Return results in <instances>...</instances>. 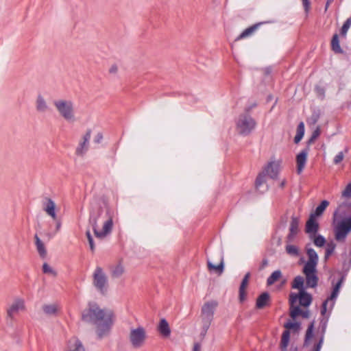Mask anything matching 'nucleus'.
Returning <instances> with one entry per match:
<instances>
[{"instance_id": "32", "label": "nucleus", "mask_w": 351, "mask_h": 351, "mask_svg": "<svg viewBox=\"0 0 351 351\" xmlns=\"http://www.w3.org/2000/svg\"><path fill=\"white\" fill-rule=\"evenodd\" d=\"M304 278L301 276H297L294 278L291 287L295 289H298L299 291H301L302 290H305L304 287Z\"/></svg>"}, {"instance_id": "56", "label": "nucleus", "mask_w": 351, "mask_h": 351, "mask_svg": "<svg viewBox=\"0 0 351 351\" xmlns=\"http://www.w3.org/2000/svg\"><path fill=\"white\" fill-rule=\"evenodd\" d=\"M256 103H254L252 105L245 107V114H249V113L252 110V109L253 108L256 107Z\"/></svg>"}, {"instance_id": "43", "label": "nucleus", "mask_w": 351, "mask_h": 351, "mask_svg": "<svg viewBox=\"0 0 351 351\" xmlns=\"http://www.w3.org/2000/svg\"><path fill=\"white\" fill-rule=\"evenodd\" d=\"M286 252L288 254L298 256L299 255V250L297 246L293 245H287L286 246Z\"/></svg>"}, {"instance_id": "22", "label": "nucleus", "mask_w": 351, "mask_h": 351, "mask_svg": "<svg viewBox=\"0 0 351 351\" xmlns=\"http://www.w3.org/2000/svg\"><path fill=\"white\" fill-rule=\"evenodd\" d=\"M314 328H315V321L313 320L308 324V328L306 330L304 339V342H303V348H306L309 346L311 339L313 338V337L314 335V334H313Z\"/></svg>"}, {"instance_id": "38", "label": "nucleus", "mask_w": 351, "mask_h": 351, "mask_svg": "<svg viewBox=\"0 0 351 351\" xmlns=\"http://www.w3.org/2000/svg\"><path fill=\"white\" fill-rule=\"evenodd\" d=\"M321 134V130L319 126H317V128L313 132L311 137L306 141V146L309 147L311 145L315 143L316 139Z\"/></svg>"}, {"instance_id": "8", "label": "nucleus", "mask_w": 351, "mask_h": 351, "mask_svg": "<svg viewBox=\"0 0 351 351\" xmlns=\"http://www.w3.org/2000/svg\"><path fill=\"white\" fill-rule=\"evenodd\" d=\"M344 280H345L344 276H341L339 280L333 286L330 295L329 297H328L327 299L323 302L322 306H321V315L322 316H324L325 314L326 313L327 304L329 301H331L330 308H333V306L335 305V300L337 299V298L339 295L340 289H341V285H342L343 282H344Z\"/></svg>"}, {"instance_id": "4", "label": "nucleus", "mask_w": 351, "mask_h": 351, "mask_svg": "<svg viewBox=\"0 0 351 351\" xmlns=\"http://www.w3.org/2000/svg\"><path fill=\"white\" fill-rule=\"evenodd\" d=\"M237 128L239 134L249 135L256 125V121L248 114H241L237 121Z\"/></svg>"}, {"instance_id": "23", "label": "nucleus", "mask_w": 351, "mask_h": 351, "mask_svg": "<svg viewBox=\"0 0 351 351\" xmlns=\"http://www.w3.org/2000/svg\"><path fill=\"white\" fill-rule=\"evenodd\" d=\"M299 221L297 217H293L290 223L289 233L287 239L291 241L298 232Z\"/></svg>"}, {"instance_id": "45", "label": "nucleus", "mask_w": 351, "mask_h": 351, "mask_svg": "<svg viewBox=\"0 0 351 351\" xmlns=\"http://www.w3.org/2000/svg\"><path fill=\"white\" fill-rule=\"evenodd\" d=\"M348 147H345L344 149V151L343 152H339L334 158L333 159V162L334 164L335 165H337L339 163H340L343 160V158H344V152L345 153H348Z\"/></svg>"}, {"instance_id": "52", "label": "nucleus", "mask_w": 351, "mask_h": 351, "mask_svg": "<svg viewBox=\"0 0 351 351\" xmlns=\"http://www.w3.org/2000/svg\"><path fill=\"white\" fill-rule=\"evenodd\" d=\"M211 323H208L207 325H206V322H202V332L200 333V335L202 337H204L210 326Z\"/></svg>"}, {"instance_id": "33", "label": "nucleus", "mask_w": 351, "mask_h": 351, "mask_svg": "<svg viewBox=\"0 0 351 351\" xmlns=\"http://www.w3.org/2000/svg\"><path fill=\"white\" fill-rule=\"evenodd\" d=\"M48 106L45 99L39 95L36 99V110L40 112H45L47 110Z\"/></svg>"}, {"instance_id": "26", "label": "nucleus", "mask_w": 351, "mask_h": 351, "mask_svg": "<svg viewBox=\"0 0 351 351\" xmlns=\"http://www.w3.org/2000/svg\"><path fill=\"white\" fill-rule=\"evenodd\" d=\"M265 22H260L245 29L236 39V40H241L245 38L251 34H252L261 25L265 23Z\"/></svg>"}, {"instance_id": "41", "label": "nucleus", "mask_w": 351, "mask_h": 351, "mask_svg": "<svg viewBox=\"0 0 351 351\" xmlns=\"http://www.w3.org/2000/svg\"><path fill=\"white\" fill-rule=\"evenodd\" d=\"M351 267V258L347 261H344L342 265V271L340 272L341 276H344V279H346V277L348 274V272L349 271Z\"/></svg>"}, {"instance_id": "30", "label": "nucleus", "mask_w": 351, "mask_h": 351, "mask_svg": "<svg viewBox=\"0 0 351 351\" xmlns=\"http://www.w3.org/2000/svg\"><path fill=\"white\" fill-rule=\"evenodd\" d=\"M304 123L302 121H301L297 126L296 135L295 136L293 140L295 144H298L301 141L304 135Z\"/></svg>"}, {"instance_id": "2", "label": "nucleus", "mask_w": 351, "mask_h": 351, "mask_svg": "<svg viewBox=\"0 0 351 351\" xmlns=\"http://www.w3.org/2000/svg\"><path fill=\"white\" fill-rule=\"evenodd\" d=\"M113 217L114 211L106 202L92 204L88 221L96 237L104 238L112 232Z\"/></svg>"}, {"instance_id": "37", "label": "nucleus", "mask_w": 351, "mask_h": 351, "mask_svg": "<svg viewBox=\"0 0 351 351\" xmlns=\"http://www.w3.org/2000/svg\"><path fill=\"white\" fill-rule=\"evenodd\" d=\"M311 239L313 240L314 245L319 247L324 246L326 243V239L322 235L319 234H313V239Z\"/></svg>"}, {"instance_id": "21", "label": "nucleus", "mask_w": 351, "mask_h": 351, "mask_svg": "<svg viewBox=\"0 0 351 351\" xmlns=\"http://www.w3.org/2000/svg\"><path fill=\"white\" fill-rule=\"evenodd\" d=\"M207 266L208 269L210 271H215L218 275H221L224 270L223 256L221 255V261L217 265L213 264L209 260H208Z\"/></svg>"}, {"instance_id": "39", "label": "nucleus", "mask_w": 351, "mask_h": 351, "mask_svg": "<svg viewBox=\"0 0 351 351\" xmlns=\"http://www.w3.org/2000/svg\"><path fill=\"white\" fill-rule=\"evenodd\" d=\"M351 26V16L348 18L343 24L341 29H340V35L341 37L345 38L346 36V34Z\"/></svg>"}, {"instance_id": "6", "label": "nucleus", "mask_w": 351, "mask_h": 351, "mask_svg": "<svg viewBox=\"0 0 351 351\" xmlns=\"http://www.w3.org/2000/svg\"><path fill=\"white\" fill-rule=\"evenodd\" d=\"M299 301L300 306L304 308H308L312 303L313 297L311 293L306 290H302L298 293H291L289 294V306H295L297 301Z\"/></svg>"}, {"instance_id": "18", "label": "nucleus", "mask_w": 351, "mask_h": 351, "mask_svg": "<svg viewBox=\"0 0 351 351\" xmlns=\"http://www.w3.org/2000/svg\"><path fill=\"white\" fill-rule=\"evenodd\" d=\"M280 171V166L275 162H270L265 167L264 171L271 179H276Z\"/></svg>"}, {"instance_id": "24", "label": "nucleus", "mask_w": 351, "mask_h": 351, "mask_svg": "<svg viewBox=\"0 0 351 351\" xmlns=\"http://www.w3.org/2000/svg\"><path fill=\"white\" fill-rule=\"evenodd\" d=\"M158 330L164 337H168L170 335L171 330L167 321L165 318L160 319L158 326Z\"/></svg>"}, {"instance_id": "34", "label": "nucleus", "mask_w": 351, "mask_h": 351, "mask_svg": "<svg viewBox=\"0 0 351 351\" xmlns=\"http://www.w3.org/2000/svg\"><path fill=\"white\" fill-rule=\"evenodd\" d=\"M282 276V272L280 270H276L271 273V274L267 279V285L268 286L274 284Z\"/></svg>"}, {"instance_id": "42", "label": "nucleus", "mask_w": 351, "mask_h": 351, "mask_svg": "<svg viewBox=\"0 0 351 351\" xmlns=\"http://www.w3.org/2000/svg\"><path fill=\"white\" fill-rule=\"evenodd\" d=\"M265 176L266 175L264 171H262L257 176L255 180V186L257 189H258L259 187L266 182Z\"/></svg>"}, {"instance_id": "20", "label": "nucleus", "mask_w": 351, "mask_h": 351, "mask_svg": "<svg viewBox=\"0 0 351 351\" xmlns=\"http://www.w3.org/2000/svg\"><path fill=\"white\" fill-rule=\"evenodd\" d=\"M25 307L24 302L21 300L15 301L8 310V316L12 319L19 310L23 309Z\"/></svg>"}, {"instance_id": "27", "label": "nucleus", "mask_w": 351, "mask_h": 351, "mask_svg": "<svg viewBox=\"0 0 351 351\" xmlns=\"http://www.w3.org/2000/svg\"><path fill=\"white\" fill-rule=\"evenodd\" d=\"M290 341V331L284 330L281 336L280 349L281 351H287V347Z\"/></svg>"}, {"instance_id": "1", "label": "nucleus", "mask_w": 351, "mask_h": 351, "mask_svg": "<svg viewBox=\"0 0 351 351\" xmlns=\"http://www.w3.org/2000/svg\"><path fill=\"white\" fill-rule=\"evenodd\" d=\"M82 320L96 326L98 339L108 335L114 324L115 315L108 308H101L95 302H89L87 308L82 312Z\"/></svg>"}, {"instance_id": "11", "label": "nucleus", "mask_w": 351, "mask_h": 351, "mask_svg": "<svg viewBox=\"0 0 351 351\" xmlns=\"http://www.w3.org/2000/svg\"><path fill=\"white\" fill-rule=\"evenodd\" d=\"M311 244L306 245L305 250L308 256V261L305 263L303 268H317L319 257L314 249L310 247Z\"/></svg>"}, {"instance_id": "17", "label": "nucleus", "mask_w": 351, "mask_h": 351, "mask_svg": "<svg viewBox=\"0 0 351 351\" xmlns=\"http://www.w3.org/2000/svg\"><path fill=\"white\" fill-rule=\"evenodd\" d=\"M270 306V295L268 292L261 293L256 298V308L263 309Z\"/></svg>"}, {"instance_id": "55", "label": "nucleus", "mask_w": 351, "mask_h": 351, "mask_svg": "<svg viewBox=\"0 0 351 351\" xmlns=\"http://www.w3.org/2000/svg\"><path fill=\"white\" fill-rule=\"evenodd\" d=\"M267 265H268V260L267 258L263 259L261 264L259 267V269L260 270L263 269L265 267L267 266Z\"/></svg>"}, {"instance_id": "47", "label": "nucleus", "mask_w": 351, "mask_h": 351, "mask_svg": "<svg viewBox=\"0 0 351 351\" xmlns=\"http://www.w3.org/2000/svg\"><path fill=\"white\" fill-rule=\"evenodd\" d=\"M326 244V246L325 252H328L330 255H332L334 253L335 250L337 247L336 243L333 241H330Z\"/></svg>"}, {"instance_id": "5", "label": "nucleus", "mask_w": 351, "mask_h": 351, "mask_svg": "<svg viewBox=\"0 0 351 351\" xmlns=\"http://www.w3.org/2000/svg\"><path fill=\"white\" fill-rule=\"evenodd\" d=\"M93 285L102 294L105 295L108 291V278L101 267H97L93 274Z\"/></svg>"}, {"instance_id": "36", "label": "nucleus", "mask_w": 351, "mask_h": 351, "mask_svg": "<svg viewBox=\"0 0 351 351\" xmlns=\"http://www.w3.org/2000/svg\"><path fill=\"white\" fill-rule=\"evenodd\" d=\"M284 327L286 328L285 330H293L294 332H298L301 328V323L298 322L289 321L284 324Z\"/></svg>"}, {"instance_id": "48", "label": "nucleus", "mask_w": 351, "mask_h": 351, "mask_svg": "<svg viewBox=\"0 0 351 351\" xmlns=\"http://www.w3.org/2000/svg\"><path fill=\"white\" fill-rule=\"evenodd\" d=\"M86 237L88 239V243H89V245H90V249L91 252L93 253L94 251H95V243H94L93 238V237H92L89 230L86 231Z\"/></svg>"}, {"instance_id": "13", "label": "nucleus", "mask_w": 351, "mask_h": 351, "mask_svg": "<svg viewBox=\"0 0 351 351\" xmlns=\"http://www.w3.org/2000/svg\"><path fill=\"white\" fill-rule=\"evenodd\" d=\"M43 210L53 220H56V204L49 197H45L42 201Z\"/></svg>"}, {"instance_id": "29", "label": "nucleus", "mask_w": 351, "mask_h": 351, "mask_svg": "<svg viewBox=\"0 0 351 351\" xmlns=\"http://www.w3.org/2000/svg\"><path fill=\"white\" fill-rule=\"evenodd\" d=\"M34 239L38 253L42 258H45L47 255V250L45 249L44 243L40 239L37 234L34 235Z\"/></svg>"}, {"instance_id": "10", "label": "nucleus", "mask_w": 351, "mask_h": 351, "mask_svg": "<svg viewBox=\"0 0 351 351\" xmlns=\"http://www.w3.org/2000/svg\"><path fill=\"white\" fill-rule=\"evenodd\" d=\"M302 273L306 277V287L315 288L317 286L319 278L317 275V268H303Z\"/></svg>"}, {"instance_id": "49", "label": "nucleus", "mask_w": 351, "mask_h": 351, "mask_svg": "<svg viewBox=\"0 0 351 351\" xmlns=\"http://www.w3.org/2000/svg\"><path fill=\"white\" fill-rule=\"evenodd\" d=\"M341 196L343 197H351V182L348 184L345 189L342 191Z\"/></svg>"}, {"instance_id": "16", "label": "nucleus", "mask_w": 351, "mask_h": 351, "mask_svg": "<svg viewBox=\"0 0 351 351\" xmlns=\"http://www.w3.org/2000/svg\"><path fill=\"white\" fill-rule=\"evenodd\" d=\"M289 316L293 320L298 316L307 319L310 317V311L308 310H302L300 306H289Z\"/></svg>"}, {"instance_id": "14", "label": "nucleus", "mask_w": 351, "mask_h": 351, "mask_svg": "<svg viewBox=\"0 0 351 351\" xmlns=\"http://www.w3.org/2000/svg\"><path fill=\"white\" fill-rule=\"evenodd\" d=\"M319 228V225L316 220V217L310 215L305 225V232L309 234L310 239H313V235L317 234Z\"/></svg>"}, {"instance_id": "53", "label": "nucleus", "mask_w": 351, "mask_h": 351, "mask_svg": "<svg viewBox=\"0 0 351 351\" xmlns=\"http://www.w3.org/2000/svg\"><path fill=\"white\" fill-rule=\"evenodd\" d=\"M302 4L305 12L307 13L310 10V1L309 0H302Z\"/></svg>"}, {"instance_id": "28", "label": "nucleus", "mask_w": 351, "mask_h": 351, "mask_svg": "<svg viewBox=\"0 0 351 351\" xmlns=\"http://www.w3.org/2000/svg\"><path fill=\"white\" fill-rule=\"evenodd\" d=\"M328 322V316L326 317H322L320 319L318 331H317L319 339L322 338V339L324 340V336H325V333L326 331Z\"/></svg>"}, {"instance_id": "31", "label": "nucleus", "mask_w": 351, "mask_h": 351, "mask_svg": "<svg viewBox=\"0 0 351 351\" xmlns=\"http://www.w3.org/2000/svg\"><path fill=\"white\" fill-rule=\"evenodd\" d=\"M329 205V202L327 200H322L321 203L316 207L315 212L311 215H313L315 217L321 216L327 206Z\"/></svg>"}, {"instance_id": "19", "label": "nucleus", "mask_w": 351, "mask_h": 351, "mask_svg": "<svg viewBox=\"0 0 351 351\" xmlns=\"http://www.w3.org/2000/svg\"><path fill=\"white\" fill-rule=\"evenodd\" d=\"M91 136V130H87L83 137V141L81 142L76 149V154L82 155L88 149V143Z\"/></svg>"}, {"instance_id": "50", "label": "nucleus", "mask_w": 351, "mask_h": 351, "mask_svg": "<svg viewBox=\"0 0 351 351\" xmlns=\"http://www.w3.org/2000/svg\"><path fill=\"white\" fill-rule=\"evenodd\" d=\"M43 271L45 274H52L54 276L56 275V273L52 269V268L46 263H45L43 265Z\"/></svg>"}, {"instance_id": "15", "label": "nucleus", "mask_w": 351, "mask_h": 351, "mask_svg": "<svg viewBox=\"0 0 351 351\" xmlns=\"http://www.w3.org/2000/svg\"><path fill=\"white\" fill-rule=\"evenodd\" d=\"M251 274L250 272H247L244 276L243 280H241L239 290V300L241 303L243 302L247 297L246 288L248 285L249 280L250 278Z\"/></svg>"}, {"instance_id": "25", "label": "nucleus", "mask_w": 351, "mask_h": 351, "mask_svg": "<svg viewBox=\"0 0 351 351\" xmlns=\"http://www.w3.org/2000/svg\"><path fill=\"white\" fill-rule=\"evenodd\" d=\"M331 50L336 54H340L343 53V50L341 49L339 43V35L335 33L331 39L330 42Z\"/></svg>"}, {"instance_id": "9", "label": "nucleus", "mask_w": 351, "mask_h": 351, "mask_svg": "<svg viewBox=\"0 0 351 351\" xmlns=\"http://www.w3.org/2000/svg\"><path fill=\"white\" fill-rule=\"evenodd\" d=\"M217 305V302L211 300L206 302L202 306L201 309L202 322H206V325H207L208 322H212L214 317V313Z\"/></svg>"}, {"instance_id": "63", "label": "nucleus", "mask_w": 351, "mask_h": 351, "mask_svg": "<svg viewBox=\"0 0 351 351\" xmlns=\"http://www.w3.org/2000/svg\"><path fill=\"white\" fill-rule=\"evenodd\" d=\"M290 351H298V347L292 346L290 348Z\"/></svg>"}, {"instance_id": "35", "label": "nucleus", "mask_w": 351, "mask_h": 351, "mask_svg": "<svg viewBox=\"0 0 351 351\" xmlns=\"http://www.w3.org/2000/svg\"><path fill=\"white\" fill-rule=\"evenodd\" d=\"M43 311L47 315H55L58 312V306L56 304H45Z\"/></svg>"}, {"instance_id": "60", "label": "nucleus", "mask_w": 351, "mask_h": 351, "mask_svg": "<svg viewBox=\"0 0 351 351\" xmlns=\"http://www.w3.org/2000/svg\"><path fill=\"white\" fill-rule=\"evenodd\" d=\"M334 0H327L326 1V5H325V11H326L329 7V5H330V3H332L333 2Z\"/></svg>"}, {"instance_id": "51", "label": "nucleus", "mask_w": 351, "mask_h": 351, "mask_svg": "<svg viewBox=\"0 0 351 351\" xmlns=\"http://www.w3.org/2000/svg\"><path fill=\"white\" fill-rule=\"evenodd\" d=\"M323 343L324 340L322 339V338L319 339L318 341L314 343L312 348V351H320Z\"/></svg>"}, {"instance_id": "40", "label": "nucleus", "mask_w": 351, "mask_h": 351, "mask_svg": "<svg viewBox=\"0 0 351 351\" xmlns=\"http://www.w3.org/2000/svg\"><path fill=\"white\" fill-rule=\"evenodd\" d=\"M123 267L121 264H118L112 269V276L113 278H119L123 274Z\"/></svg>"}, {"instance_id": "57", "label": "nucleus", "mask_w": 351, "mask_h": 351, "mask_svg": "<svg viewBox=\"0 0 351 351\" xmlns=\"http://www.w3.org/2000/svg\"><path fill=\"white\" fill-rule=\"evenodd\" d=\"M117 71H118L117 66L116 64H113L110 68L109 73H112V74H115V73H117Z\"/></svg>"}, {"instance_id": "61", "label": "nucleus", "mask_w": 351, "mask_h": 351, "mask_svg": "<svg viewBox=\"0 0 351 351\" xmlns=\"http://www.w3.org/2000/svg\"><path fill=\"white\" fill-rule=\"evenodd\" d=\"M330 256L331 255L329 253L325 252L324 258V261L326 262Z\"/></svg>"}, {"instance_id": "58", "label": "nucleus", "mask_w": 351, "mask_h": 351, "mask_svg": "<svg viewBox=\"0 0 351 351\" xmlns=\"http://www.w3.org/2000/svg\"><path fill=\"white\" fill-rule=\"evenodd\" d=\"M201 350V343L199 342H195L193 345V351H200Z\"/></svg>"}, {"instance_id": "62", "label": "nucleus", "mask_w": 351, "mask_h": 351, "mask_svg": "<svg viewBox=\"0 0 351 351\" xmlns=\"http://www.w3.org/2000/svg\"><path fill=\"white\" fill-rule=\"evenodd\" d=\"M285 184H286V180H283L280 182V187L282 189V188H284V187H285Z\"/></svg>"}, {"instance_id": "7", "label": "nucleus", "mask_w": 351, "mask_h": 351, "mask_svg": "<svg viewBox=\"0 0 351 351\" xmlns=\"http://www.w3.org/2000/svg\"><path fill=\"white\" fill-rule=\"evenodd\" d=\"M146 338V331L142 326L130 330L129 339L134 348L137 349L141 348L144 345Z\"/></svg>"}, {"instance_id": "46", "label": "nucleus", "mask_w": 351, "mask_h": 351, "mask_svg": "<svg viewBox=\"0 0 351 351\" xmlns=\"http://www.w3.org/2000/svg\"><path fill=\"white\" fill-rule=\"evenodd\" d=\"M315 90L318 97L323 99L325 97L326 88L324 86L316 85L315 86Z\"/></svg>"}, {"instance_id": "12", "label": "nucleus", "mask_w": 351, "mask_h": 351, "mask_svg": "<svg viewBox=\"0 0 351 351\" xmlns=\"http://www.w3.org/2000/svg\"><path fill=\"white\" fill-rule=\"evenodd\" d=\"M310 148L306 146L297 156H296V171L298 174H300L304 169L307 156L309 152Z\"/></svg>"}, {"instance_id": "44", "label": "nucleus", "mask_w": 351, "mask_h": 351, "mask_svg": "<svg viewBox=\"0 0 351 351\" xmlns=\"http://www.w3.org/2000/svg\"><path fill=\"white\" fill-rule=\"evenodd\" d=\"M320 117V112L319 110H314L308 119V123L311 125H315L317 123Z\"/></svg>"}, {"instance_id": "3", "label": "nucleus", "mask_w": 351, "mask_h": 351, "mask_svg": "<svg viewBox=\"0 0 351 351\" xmlns=\"http://www.w3.org/2000/svg\"><path fill=\"white\" fill-rule=\"evenodd\" d=\"M53 105L59 114L67 121H73L74 104L71 100L58 99L53 101Z\"/></svg>"}, {"instance_id": "59", "label": "nucleus", "mask_w": 351, "mask_h": 351, "mask_svg": "<svg viewBox=\"0 0 351 351\" xmlns=\"http://www.w3.org/2000/svg\"><path fill=\"white\" fill-rule=\"evenodd\" d=\"M55 221L56 222V232H58L61 228L62 223H61V221L60 219H58L57 217H56V220H55Z\"/></svg>"}, {"instance_id": "54", "label": "nucleus", "mask_w": 351, "mask_h": 351, "mask_svg": "<svg viewBox=\"0 0 351 351\" xmlns=\"http://www.w3.org/2000/svg\"><path fill=\"white\" fill-rule=\"evenodd\" d=\"M103 139V134L101 132L97 133L94 138V142L95 143H100Z\"/></svg>"}]
</instances>
